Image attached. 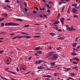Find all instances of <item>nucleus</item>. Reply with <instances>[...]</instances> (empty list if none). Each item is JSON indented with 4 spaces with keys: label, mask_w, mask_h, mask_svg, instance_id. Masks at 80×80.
I'll list each match as a JSON object with an SVG mask.
<instances>
[{
    "label": "nucleus",
    "mask_w": 80,
    "mask_h": 80,
    "mask_svg": "<svg viewBox=\"0 0 80 80\" xmlns=\"http://www.w3.org/2000/svg\"><path fill=\"white\" fill-rule=\"evenodd\" d=\"M20 24L18 23H15L13 22H8L5 24V26H18Z\"/></svg>",
    "instance_id": "1"
},
{
    "label": "nucleus",
    "mask_w": 80,
    "mask_h": 80,
    "mask_svg": "<svg viewBox=\"0 0 80 80\" xmlns=\"http://www.w3.org/2000/svg\"><path fill=\"white\" fill-rule=\"evenodd\" d=\"M56 53V52H54L53 51H52V52H49L48 54L47 55V56L45 57L46 58H48V57H51V55H52L53 53Z\"/></svg>",
    "instance_id": "2"
},
{
    "label": "nucleus",
    "mask_w": 80,
    "mask_h": 80,
    "mask_svg": "<svg viewBox=\"0 0 80 80\" xmlns=\"http://www.w3.org/2000/svg\"><path fill=\"white\" fill-rule=\"evenodd\" d=\"M24 37H26V38H31V37L30 36H20L18 38V39L20 38H24Z\"/></svg>",
    "instance_id": "3"
},
{
    "label": "nucleus",
    "mask_w": 80,
    "mask_h": 80,
    "mask_svg": "<svg viewBox=\"0 0 80 80\" xmlns=\"http://www.w3.org/2000/svg\"><path fill=\"white\" fill-rule=\"evenodd\" d=\"M72 11L73 13L75 14H78V10L75 8H73Z\"/></svg>",
    "instance_id": "4"
},
{
    "label": "nucleus",
    "mask_w": 80,
    "mask_h": 80,
    "mask_svg": "<svg viewBox=\"0 0 80 80\" xmlns=\"http://www.w3.org/2000/svg\"><path fill=\"white\" fill-rule=\"evenodd\" d=\"M43 62L42 60H39L35 62V63H36V64H40L42 62Z\"/></svg>",
    "instance_id": "5"
},
{
    "label": "nucleus",
    "mask_w": 80,
    "mask_h": 80,
    "mask_svg": "<svg viewBox=\"0 0 80 80\" xmlns=\"http://www.w3.org/2000/svg\"><path fill=\"white\" fill-rule=\"evenodd\" d=\"M65 20V18H62L60 19V22L62 23V25H63L64 24V20Z\"/></svg>",
    "instance_id": "6"
},
{
    "label": "nucleus",
    "mask_w": 80,
    "mask_h": 80,
    "mask_svg": "<svg viewBox=\"0 0 80 80\" xmlns=\"http://www.w3.org/2000/svg\"><path fill=\"white\" fill-rule=\"evenodd\" d=\"M53 56L54 58H58V55H57V54H55L53 55Z\"/></svg>",
    "instance_id": "7"
},
{
    "label": "nucleus",
    "mask_w": 80,
    "mask_h": 80,
    "mask_svg": "<svg viewBox=\"0 0 80 80\" xmlns=\"http://www.w3.org/2000/svg\"><path fill=\"white\" fill-rule=\"evenodd\" d=\"M65 27H66L68 30L70 31V28L69 27V26L68 25H66Z\"/></svg>",
    "instance_id": "8"
},
{
    "label": "nucleus",
    "mask_w": 80,
    "mask_h": 80,
    "mask_svg": "<svg viewBox=\"0 0 80 80\" xmlns=\"http://www.w3.org/2000/svg\"><path fill=\"white\" fill-rule=\"evenodd\" d=\"M1 15L3 16L4 17H7L8 16V14L7 13H4Z\"/></svg>",
    "instance_id": "9"
},
{
    "label": "nucleus",
    "mask_w": 80,
    "mask_h": 80,
    "mask_svg": "<svg viewBox=\"0 0 80 80\" xmlns=\"http://www.w3.org/2000/svg\"><path fill=\"white\" fill-rule=\"evenodd\" d=\"M59 74H60V73H55L53 74V75L54 77H57V76H59Z\"/></svg>",
    "instance_id": "10"
},
{
    "label": "nucleus",
    "mask_w": 80,
    "mask_h": 80,
    "mask_svg": "<svg viewBox=\"0 0 80 80\" xmlns=\"http://www.w3.org/2000/svg\"><path fill=\"white\" fill-rule=\"evenodd\" d=\"M49 34L52 37H54L55 35H56V34L54 33H50Z\"/></svg>",
    "instance_id": "11"
},
{
    "label": "nucleus",
    "mask_w": 80,
    "mask_h": 80,
    "mask_svg": "<svg viewBox=\"0 0 80 80\" xmlns=\"http://www.w3.org/2000/svg\"><path fill=\"white\" fill-rule=\"evenodd\" d=\"M38 69H44L45 68L42 66H40L37 68Z\"/></svg>",
    "instance_id": "12"
},
{
    "label": "nucleus",
    "mask_w": 80,
    "mask_h": 80,
    "mask_svg": "<svg viewBox=\"0 0 80 80\" xmlns=\"http://www.w3.org/2000/svg\"><path fill=\"white\" fill-rule=\"evenodd\" d=\"M71 30H72V31L73 30H76V29L75 28H73V27H72L71 28H70V31H71Z\"/></svg>",
    "instance_id": "13"
},
{
    "label": "nucleus",
    "mask_w": 80,
    "mask_h": 80,
    "mask_svg": "<svg viewBox=\"0 0 80 80\" xmlns=\"http://www.w3.org/2000/svg\"><path fill=\"white\" fill-rule=\"evenodd\" d=\"M70 75L71 76H72V77H75V76L76 74L74 73H70Z\"/></svg>",
    "instance_id": "14"
},
{
    "label": "nucleus",
    "mask_w": 80,
    "mask_h": 80,
    "mask_svg": "<svg viewBox=\"0 0 80 80\" xmlns=\"http://www.w3.org/2000/svg\"><path fill=\"white\" fill-rule=\"evenodd\" d=\"M72 55H73L74 56H76V55H77V54L75 52H72Z\"/></svg>",
    "instance_id": "15"
},
{
    "label": "nucleus",
    "mask_w": 80,
    "mask_h": 80,
    "mask_svg": "<svg viewBox=\"0 0 80 80\" xmlns=\"http://www.w3.org/2000/svg\"><path fill=\"white\" fill-rule=\"evenodd\" d=\"M77 45V43H74L72 45V46L73 47H76V45Z\"/></svg>",
    "instance_id": "16"
},
{
    "label": "nucleus",
    "mask_w": 80,
    "mask_h": 80,
    "mask_svg": "<svg viewBox=\"0 0 80 80\" xmlns=\"http://www.w3.org/2000/svg\"><path fill=\"white\" fill-rule=\"evenodd\" d=\"M55 65V63L52 62L50 63V66H54Z\"/></svg>",
    "instance_id": "17"
},
{
    "label": "nucleus",
    "mask_w": 80,
    "mask_h": 80,
    "mask_svg": "<svg viewBox=\"0 0 80 80\" xmlns=\"http://www.w3.org/2000/svg\"><path fill=\"white\" fill-rule=\"evenodd\" d=\"M77 4H73L72 5V7H75L77 6Z\"/></svg>",
    "instance_id": "18"
},
{
    "label": "nucleus",
    "mask_w": 80,
    "mask_h": 80,
    "mask_svg": "<svg viewBox=\"0 0 80 80\" xmlns=\"http://www.w3.org/2000/svg\"><path fill=\"white\" fill-rule=\"evenodd\" d=\"M33 37L34 38H39L40 37V36H34Z\"/></svg>",
    "instance_id": "19"
},
{
    "label": "nucleus",
    "mask_w": 80,
    "mask_h": 80,
    "mask_svg": "<svg viewBox=\"0 0 80 80\" xmlns=\"http://www.w3.org/2000/svg\"><path fill=\"white\" fill-rule=\"evenodd\" d=\"M70 79L71 80H74V79H72V78H71V77H69L68 78V79L67 80H70Z\"/></svg>",
    "instance_id": "20"
},
{
    "label": "nucleus",
    "mask_w": 80,
    "mask_h": 80,
    "mask_svg": "<svg viewBox=\"0 0 80 80\" xmlns=\"http://www.w3.org/2000/svg\"><path fill=\"white\" fill-rule=\"evenodd\" d=\"M40 49V47H38L35 49V50H38Z\"/></svg>",
    "instance_id": "21"
},
{
    "label": "nucleus",
    "mask_w": 80,
    "mask_h": 80,
    "mask_svg": "<svg viewBox=\"0 0 80 80\" xmlns=\"http://www.w3.org/2000/svg\"><path fill=\"white\" fill-rule=\"evenodd\" d=\"M16 20H18V21H20V22H22L23 20L21 19H17Z\"/></svg>",
    "instance_id": "22"
},
{
    "label": "nucleus",
    "mask_w": 80,
    "mask_h": 80,
    "mask_svg": "<svg viewBox=\"0 0 80 80\" xmlns=\"http://www.w3.org/2000/svg\"><path fill=\"white\" fill-rule=\"evenodd\" d=\"M60 1L62 3H66V2H65L64 0H60Z\"/></svg>",
    "instance_id": "23"
},
{
    "label": "nucleus",
    "mask_w": 80,
    "mask_h": 80,
    "mask_svg": "<svg viewBox=\"0 0 80 80\" xmlns=\"http://www.w3.org/2000/svg\"><path fill=\"white\" fill-rule=\"evenodd\" d=\"M5 2H6V3H10V1L9 0H6L5 1Z\"/></svg>",
    "instance_id": "24"
},
{
    "label": "nucleus",
    "mask_w": 80,
    "mask_h": 80,
    "mask_svg": "<svg viewBox=\"0 0 80 80\" xmlns=\"http://www.w3.org/2000/svg\"><path fill=\"white\" fill-rule=\"evenodd\" d=\"M4 19H5V18H0V22H2V20H4Z\"/></svg>",
    "instance_id": "25"
},
{
    "label": "nucleus",
    "mask_w": 80,
    "mask_h": 80,
    "mask_svg": "<svg viewBox=\"0 0 80 80\" xmlns=\"http://www.w3.org/2000/svg\"><path fill=\"white\" fill-rule=\"evenodd\" d=\"M62 49V48L61 47H59L56 48L57 50H60V49Z\"/></svg>",
    "instance_id": "26"
},
{
    "label": "nucleus",
    "mask_w": 80,
    "mask_h": 80,
    "mask_svg": "<svg viewBox=\"0 0 80 80\" xmlns=\"http://www.w3.org/2000/svg\"><path fill=\"white\" fill-rule=\"evenodd\" d=\"M73 17L74 18H78V16L75 14L73 16Z\"/></svg>",
    "instance_id": "27"
},
{
    "label": "nucleus",
    "mask_w": 80,
    "mask_h": 80,
    "mask_svg": "<svg viewBox=\"0 0 80 80\" xmlns=\"http://www.w3.org/2000/svg\"><path fill=\"white\" fill-rule=\"evenodd\" d=\"M8 72H10V73H11L12 74H14V75L15 74H16V73H15V72H13L12 71H8Z\"/></svg>",
    "instance_id": "28"
},
{
    "label": "nucleus",
    "mask_w": 80,
    "mask_h": 80,
    "mask_svg": "<svg viewBox=\"0 0 80 80\" xmlns=\"http://www.w3.org/2000/svg\"><path fill=\"white\" fill-rule=\"evenodd\" d=\"M78 38H79L78 37L75 38V42H77L78 41Z\"/></svg>",
    "instance_id": "29"
},
{
    "label": "nucleus",
    "mask_w": 80,
    "mask_h": 80,
    "mask_svg": "<svg viewBox=\"0 0 80 80\" xmlns=\"http://www.w3.org/2000/svg\"><path fill=\"white\" fill-rule=\"evenodd\" d=\"M59 22L56 21V22L53 23V24H58V23H59Z\"/></svg>",
    "instance_id": "30"
},
{
    "label": "nucleus",
    "mask_w": 80,
    "mask_h": 80,
    "mask_svg": "<svg viewBox=\"0 0 80 80\" xmlns=\"http://www.w3.org/2000/svg\"><path fill=\"white\" fill-rule=\"evenodd\" d=\"M37 53H38L39 54H41V53H42V51H37Z\"/></svg>",
    "instance_id": "31"
},
{
    "label": "nucleus",
    "mask_w": 80,
    "mask_h": 80,
    "mask_svg": "<svg viewBox=\"0 0 80 80\" xmlns=\"http://www.w3.org/2000/svg\"><path fill=\"white\" fill-rule=\"evenodd\" d=\"M4 26V23H2L0 25L1 27H3Z\"/></svg>",
    "instance_id": "32"
},
{
    "label": "nucleus",
    "mask_w": 80,
    "mask_h": 80,
    "mask_svg": "<svg viewBox=\"0 0 80 80\" xmlns=\"http://www.w3.org/2000/svg\"><path fill=\"white\" fill-rule=\"evenodd\" d=\"M2 7L4 10H7V8L6 7L3 6Z\"/></svg>",
    "instance_id": "33"
},
{
    "label": "nucleus",
    "mask_w": 80,
    "mask_h": 80,
    "mask_svg": "<svg viewBox=\"0 0 80 80\" xmlns=\"http://www.w3.org/2000/svg\"><path fill=\"white\" fill-rule=\"evenodd\" d=\"M47 77H48V78H52V77L49 75H47Z\"/></svg>",
    "instance_id": "34"
},
{
    "label": "nucleus",
    "mask_w": 80,
    "mask_h": 80,
    "mask_svg": "<svg viewBox=\"0 0 80 80\" xmlns=\"http://www.w3.org/2000/svg\"><path fill=\"white\" fill-rule=\"evenodd\" d=\"M48 50H51V49H52V47H51L50 46H49L48 48Z\"/></svg>",
    "instance_id": "35"
},
{
    "label": "nucleus",
    "mask_w": 80,
    "mask_h": 80,
    "mask_svg": "<svg viewBox=\"0 0 80 80\" xmlns=\"http://www.w3.org/2000/svg\"><path fill=\"white\" fill-rule=\"evenodd\" d=\"M29 25H26L24 26H23V27H29Z\"/></svg>",
    "instance_id": "36"
},
{
    "label": "nucleus",
    "mask_w": 80,
    "mask_h": 80,
    "mask_svg": "<svg viewBox=\"0 0 80 80\" xmlns=\"http://www.w3.org/2000/svg\"><path fill=\"white\" fill-rule=\"evenodd\" d=\"M15 33H13L12 34L10 33H9V35H11V36H12V35H15Z\"/></svg>",
    "instance_id": "37"
},
{
    "label": "nucleus",
    "mask_w": 80,
    "mask_h": 80,
    "mask_svg": "<svg viewBox=\"0 0 80 80\" xmlns=\"http://www.w3.org/2000/svg\"><path fill=\"white\" fill-rule=\"evenodd\" d=\"M6 32H2L0 33V34H5Z\"/></svg>",
    "instance_id": "38"
},
{
    "label": "nucleus",
    "mask_w": 80,
    "mask_h": 80,
    "mask_svg": "<svg viewBox=\"0 0 80 80\" xmlns=\"http://www.w3.org/2000/svg\"><path fill=\"white\" fill-rule=\"evenodd\" d=\"M67 71H69V70H70L71 68H67Z\"/></svg>",
    "instance_id": "39"
},
{
    "label": "nucleus",
    "mask_w": 80,
    "mask_h": 80,
    "mask_svg": "<svg viewBox=\"0 0 80 80\" xmlns=\"http://www.w3.org/2000/svg\"><path fill=\"white\" fill-rule=\"evenodd\" d=\"M68 10H69V11H70V10H71V7H69Z\"/></svg>",
    "instance_id": "40"
},
{
    "label": "nucleus",
    "mask_w": 80,
    "mask_h": 80,
    "mask_svg": "<svg viewBox=\"0 0 80 80\" xmlns=\"http://www.w3.org/2000/svg\"><path fill=\"white\" fill-rule=\"evenodd\" d=\"M75 70H78V67H76Z\"/></svg>",
    "instance_id": "41"
},
{
    "label": "nucleus",
    "mask_w": 80,
    "mask_h": 80,
    "mask_svg": "<svg viewBox=\"0 0 80 80\" xmlns=\"http://www.w3.org/2000/svg\"><path fill=\"white\" fill-rule=\"evenodd\" d=\"M10 78V79H11V80H18L17 79H13L11 78Z\"/></svg>",
    "instance_id": "42"
},
{
    "label": "nucleus",
    "mask_w": 80,
    "mask_h": 80,
    "mask_svg": "<svg viewBox=\"0 0 80 80\" xmlns=\"http://www.w3.org/2000/svg\"><path fill=\"white\" fill-rule=\"evenodd\" d=\"M34 8H35V9H36L37 10H38V8H37V7H35Z\"/></svg>",
    "instance_id": "43"
},
{
    "label": "nucleus",
    "mask_w": 80,
    "mask_h": 80,
    "mask_svg": "<svg viewBox=\"0 0 80 80\" xmlns=\"http://www.w3.org/2000/svg\"><path fill=\"white\" fill-rule=\"evenodd\" d=\"M46 44H47V45H48V42H46V43H44L43 44V45H46Z\"/></svg>",
    "instance_id": "44"
},
{
    "label": "nucleus",
    "mask_w": 80,
    "mask_h": 80,
    "mask_svg": "<svg viewBox=\"0 0 80 80\" xmlns=\"http://www.w3.org/2000/svg\"><path fill=\"white\" fill-rule=\"evenodd\" d=\"M39 17L41 18H43V16L42 15H39Z\"/></svg>",
    "instance_id": "45"
},
{
    "label": "nucleus",
    "mask_w": 80,
    "mask_h": 80,
    "mask_svg": "<svg viewBox=\"0 0 80 80\" xmlns=\"http://www.w3.org/2000/svg\"><path fill=\"white\" fill-rule=\"evenodd\" d=\"M16 38H17L16 37H14L12 38V40H14V39H16Z\"/></svg>",
    "instance_id": "46"
},
{
    "label": "nucleus",
    "mask_w": 80,
    "mask_h": 80,
    "mask_svg": "<svg viewBox=\"0 0 80 80\" xmlns=\"http://www.w3.org/2000/svg\"><path fill=\"white\" fill-rule=\"evenodd\" d=\"M43 16H44V17H46V18H47V15L45 14H44Z\"/></svg>",
    "instance_id": "47"
},
{
    "label": "nucleus",
    "mask_w": 80,
    "mask_h": 80,
    "mask_svg": "<svg viewBox=\"0 0 80 80\" xmlns=\"http://www.w3.org/2000/svg\"><path fill=\"white\" fill-rule=\"evenodd\" d=\"M24 5H25V7H27V3H24Z\"/></svg>",
    "instance_id": "48"
},
{
    "label": "nucleus",
    "mask_w": 80,
    "mask_h": 80,
    "mask_svg": "<svg viewBox=\"0 0 80 80\" xmlns=\"http://www.w3.org/2000/svg\"><path fill=\"white\" fill-rule=\"evenodd\" d=\"M31 59H32V57H30L29 58H28V59L30 60Z\"/></svg>",
    "instance_id": "49"
},
{
    "label": "nucleus",
    "mask_w": 80,
    "mask_h": 80,
    "mask_svg": "<svg viewBox=\"0 0 80 80\" xmlns=\"http://www.w3.org/2000/svg\"><path fill=\"white\" fill-rule=\"evenodd\" d=\"M3 52H4V51H2V50L0 51V53H3Z\"/></svg>",
    "instance_id": "50"
},
{
    "label": "nucleus",
    "mask_w": 80,
    "mask_h": 80,
    "mask_svg": "<svg viewBox=\"0 0 80 80\" xmlns=\"http://www.w3.org/2000/svg\"><path fill=\"white\" fill-rule=\"evenodd\" d=\"M46 70H51V69L50 68H47L46 69Z\"/></svg>",
    "instance_id": "51"
},
{
    "label": "nucleus",
    "mask_w": 80,
    "mask_h": 80,
    "mask_svg": "<svg viewBox=\"0 0 80 80\" xmlns=\"http://www.w3.org/2000/svg\"><path fill=\"white\" fill-rule=\"evenodd\" d=\"M72 69H74L75 70L76 69V67H73V68H72Z\"/></svg>",
    "instance_id": "52"
},
{
    "label": "nucleus",
    "mask_w": 80,
    "mask_h": 80,
    "mask_svg": "<svg viewBox=\"0 0 80 80\" xmlns=\"http://www.w3.org/2000/svg\"><path fill=\"white\" fill-rule=\"evenodd\" d=\"M21 33H22V34H23V35H25V33L23 32H21Z\"/></svg>",
    "instance_id": "53"
},
{
    "label": "nucleus",
    "mask_w": 80,
    "mask_h": 80,
    "mask_svg": "<svg viewBox=\"0 0 80 80\" xmlns=\"http://www.w3.org/2000/svg\"><path fill=\"white\" fill-rule=\"evenodd\" d=\"M77 48L78 49L80 48V46H78L77 47Z\"/></svg>",
    "instance_id": "54"
},
{
    "label": "nucleus",
    "mask_w": 80,
    "mask_h": 80,
    "mask_svg": "<svg viewBox=\"0 0 80 80\" xmlns=\"http://www.w3.org/2000/svg\"><path fill=\"white\" fill-rule=\"evenodd\" d=\"M65 9V7H63V8H62V12H63L64 11V10Z\"/></svg>",
    "instance_id": "55"
},
{
    "label": "nucleus",
    "mask_w": 80,
    "mask_h": 80,
    "mask_svg": "<svg viewBox=\"0 0 80 80\" xmlns=\"http://www.w3.org/2000/svg\"><path fill=\"white\" fill-rule=\"evenodd\" d=\"M45 65H45V64H42L41 65L42 66H45Z\"/></svg>",
    "instance_id": "56"
},
{
    "label": "nucleus",
    "mask_w": 80,
    "mask_h": 80,
    "mask_svg": "<svg viewBox=\"0 0 80 80\" xmlns=\"http://www.w3.org/2000/svg\"><path fill=\"white\" fill-rule=\"evenodd\" d=\"M30 73V71L29 72H27V73H26L25 74L27 75V74H28V73Z\"/></svg>",
    "instance_id": "57"
},
{
    "label": "nucleus",
    "mask_w": 80,
    "mask_h": 80,
    "mask_svg": "<svg viewBox=\"0 0 80 80\" xmlns=\"http://www.w3.org/2000/svg\"><path fill=\"white\" fill-rule=\"evenodd\" d=\"M20 7H21V9H23V7L22 6V5H21Z\"/></svg>",
    "instance_id": "58"
},
{
    "label": "nucleus",
    "mask_w": 80,
    "mask_h": 80,
    "mask_svg": "<svg viewBox=\"0 0 80 80\" xmlns=\"http://www.w3.org/2000/svg\"><path fill=\"white\" fill-rule=\"evenodd\" d=\"M58 32H62V30L59 29L58 30Z\"/></svg>",
    "instance_id": "59"
},
{
    "label": "nucleus",
    "mask_w": 80,
    "mask_h": 80,
    "mask_svg": "<svg viewBox=\"0 0 80 80\" xmlns=\"http://www.w3.org/2000/svg\"><path fill=\"white\" fill-rule=\"evenodd\" d=\"M7 62H9V59H7L6 60Z\"/></svg>",
    "instance_id": "60"
},
{
    "label": "nucleus",
    "mask_w": 80,
    "mask_h": 80,
    "mask_svg": "<svg viewBox=\"0 0 80 80\" xmlns=\"http://www.w3.org/2000/svg\"><path fill=\"white\" fill-rule=\"evenodd\" d=\"M25 11H26V12H27V11L28 10H27V9L26 8H25Z\"/></svg>",
    "instance_id": "61"
},
{
    "label": "nucleus",
    "mask_w": 80,
    "mask_h": 80,
    "mask_svg": "<svg viewBox=\"0 0 80 80\" xmlns=\"http://www.w3.org/2000/svg\"><path fill=\"white\" fill-rule=\"evenodd\" d=\"M75 8H77V9H79V8L78 7L76 6V7H75Z\"/></svg>",
    "instance_id": "62"
},
{
    "label": "nucleus",
    "mask_w": 80,
    "mask_h": 80,
    "mask_svg": "<svg viewBox=\"0 0 80 80\" xmlns=\"http://www.w3.org/2000/svg\"><path fill=\"white\" fill-rule=\"evenodd\" d=\"M33 12L34 13H37V12L35 11H34Z\"/></svg>",
    "instance_id": "63"
},
{
    "label": "nucleus",
    "mask_w": 80,
    "mask_h": 80,
    "mask_svg": "<svg viewBox=\"0 0 80 80\" xmlns=\"http://www.w3.org/2000/svg\"><path fill=\"white\" fill-rule=\"evenodd\" d=\"M47 12H48V13H50V10H47Z\"/></svg>",
    "instance_id": "64"
}]
</instances>
